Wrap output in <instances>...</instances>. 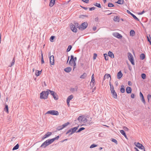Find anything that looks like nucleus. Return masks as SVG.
Instances as JSON below:
<instances>
[{
  "label": "nucleus",
  "mask_w": 151,
  "mask_h": 151,
  "mask_svg": "<svg viewBox=\"0 0 151 151\" xmlns=\"http://www.w3.org/2000/svg\"><path fill=\"white\" fill-rule=\"evenodd\" d=\"M74 60V56L73 55H71L70 56V59L69 62V64L70 65H72V63L73 62V60Z\"/></svg>",
  "instance_id": "13"
},
{
  "label": "nucleus",
  "mask_w": 151,
  "mask_h": 151,
  "mask_svg": "<svg viewBox=\"0 0 151 151\" xmlns=\"http://www.w3.org/2000/svg\"><path fill=\"white\" fill-rule=\"evenodd\" d=\"M72 48V46L71 45H69L66 51L68 52L70 51Z\"/></svg>",
  "instance_id": "37"
},
{
  "label": "nucleus",
  "mask_w": 151,
  "mask_h": 151,
  "mask_svg": "<svg viewBox=\"0 0 151 151\" xmlns=\"http://www.w3.org/2000/svg\"><path fill=\"white\" fill-rule=\"evenodd\" d=\"M96 29V27L95 26H94L93 27V31H95Z\"/></svg>",
  "instance_id": "64"
},
{
  "label": "nucleus",
  "mask_w": 151,
  "mask_h": 151,
  "mask_svg": "<svg viewBox=\"0 0 151 151\" xmlns=\"http://www.w3.org/2000/svg\"><path fill=\"white\" fill-rule=\"evenodd\" d=\"M50 61L51 65H54V56L52 55L50 57Z\"/></svg>",
  "instance_id": "9"
},
{
  "label": "nucleus",
  "mask_w": 151,
  "mask_h": 151,
  "mask_svg": "<svg viewBox=\"0 0 151 151\" xmlns=\"http://www.w3.org/2000/svg\"><path fill=\"white\" fill-rule=\"evenodd\" d=\"M19 147L18 144H17L15 146H14L12 149L13 150H14L18 149Z\"/></svg>",
  "instance_id": "26"
},
{
  "label": "nucleus",
  "mask_w": 151,
  "mask_h": 151,
  "mask_svg": "<svg viewBox=\"0 0 151 151\" xmlns=\"http://www.w3.org/2000/svg\"><path fill=\"white\" fill-rule=\"evenodd\" d=\"M73 97V95H71L69 96L67 99V100L70 101Z\"/></svg>",
  "instance_id": "28"
},
{
  "label": "nucleus",
  "mask_w": 151,
  "mask_h": 151,
  "mask_svg": "<svg viewBox=\"0 0 151 151\" xmlns=\"http://www.w3.org/2000/svg\"><path fill=\"white\" fill-rule=\"evenodd\" d=\"M135 95L134 93L132 94L131 95V98H132V99L134 98L135 97Z\"/></svg>",
  "instance_id": "55"
},
{
  "label": "nucleus",
  "mask_w": 151,
  "mask_h": 151,
  "mask_svg": "<svg viewBox=\"0 0 151 151\" xmlns=\"http://www.w3.org/2000/svg\"><path fill=\"white\" fill-rule=\"evenodd\" d=\"M95 80L94 79V74H93L91 76V80L90 83H93V86L95 85Z\"/></svg>",
  "instance_id": "15"
},
{
  "label": "nucleus",
  "mask_w": 151,
  "mask_h": 151,
  "mask_svg": "<svg viewBox=\"0 0 151 151\" xmlns=\"http://www.w3.org/2000/svg\"><path fill=\"white\" fill-rule=\"evenodd\" d=\"M114 20L115 22H119V18L117 16L114 17Z\"/></svg>",
  "instance_id": "27"
},
{
  "label": "nucleus",
  "mask_w": 151,
  "mask_h": 151,
  "mask_svg": "<svg viewBox=\"0 0 151 151\" xmlns=\"http://www.w3.org/2000/svg\"><path fill=\"white\" fill-rule=\"evenodd\" d=\"M151 98V95L150 94H148L147 95V99L148 101Z\"/></svg>",
  "instance_id": "53"
},
{
  "label": "nucleus",
  "mask_w": 151,
  "mask_h": 151,
  "mask_svg": "<svg viewBox=\"0 0 151 151\" xmlns=\"http://www.w3.org/2000/svg\"><path fill=\"white\" fill-rule=\"evenodd\" d=\"M141 99L143 103L145 104L146 103V102L145 100L144 97H143L141 98Z\"/></svg>",
  "instance_id": "49"
},
{
  "label": "nucleus",
  "mask_w": 151,
  "mask_h": 151,
  "mask_svg": "<svg viewBox=\"0 0 151 151\" xmlns=\"http://www.w3.org/2000/svg\"><path fill=\"white\" fill-rule=\"evenodd\" d=\"M108 56L110 57L111 58H114V55L113 53L110 51H109L108 52Z\"/></svg>",
  "instance_id": "18"
},
{
  "label": "nucleus",
  "mask_w": 151,
  "mask_h": 151,
  "mask_svg": "<svg viewBox=\"0 0 151 151\" xmlns=\"http://www.w3.org/2000/svg\"><path fill=\"white\" fill-rule=\"evenodd\" d=\"M134 144L139 149L143 150L145 149V147L142 145V144L139 142H135Z\"/></svg>",
  "instance_id": "6"
},
{
  "label": "nucleus",
  "mask_w": 151,
  "mask_h": 151,
  "mask_svg": "<svg viewBox=\"0 0 151 151\" xmlns=\"http://www.w3.org/2000/svg\"><path fill=\"white\" fill-rule=\"evenodd\" d=\"M111 141L112 142L115 143L116 144H118V142H117V141L116 139H114L112 138L111 139Z\"/></svg>",
  "instance_id": "47"
},
{
  "label": "nucleus",
  "mask_w": 151,
  "mask_h": 151,
  "mask_svg": "<svg viewBox=\"0 0 151 151\" xmlns=\"http://www.w3.org/2000/svg\"><path fill=\"white\" fill-rule=\"evenodd\" d=\"M66 101H67V105L68 106H70L69 103H70V101H67V100H66Z\"/></svg>",
  "instance_id": "62"
},
{
  "label": "nucleus",
  "mask_w": 151,
  "mask_h": 151,
  "mask_svg": "<svg viewBox=\"0 0 151 151\" xmlns=\"http://www.w3.org/2000/svg\"><path fill=\"white\" fill-rule=\"evenodd\" d=\"M145 12V11L144 10L142 12H139L138 13V14H139V15H142V14H143V13H144Z\"/></svg>",
  "instance_id": "57"
},
{
  "label": "nucleus",
  "mask_w": 151,
  "mask_h": 151,
  "mask_svg": "<svg viewBox=\"0 0 151 151\" xmlns=\"http://www.w3.org/2000/svg\"><path fill=\"white\" fill-rule=\"evenodd\" d=\"M140 59L142 60H143L145 58V55L144 53H142L140 55Z\"/></svg>",
  "instance_id": "30"
},
{
  "label": "nucleus",
  "mask_w": 151,
  "mask_h": 151,
  "mask_svg": "<svg viewBox=\"0 0 151 151\" xmlns=\"http://www.w3.org/2000/svg\"><path fill=\"white\" fill-rule=\"evenodd\" d=\"M139 95H140V97L141 98L144 97L143 94H142V92H140Z\"/></svg>",
  "instance_id": "54"
},
{
  "label": "nucleus",
  "mask_w": 151,
  "mask_h": 151,
  "mask_svg": "<svg viewBox=\"0 0 151 151\" xmlns=\"http://www.w3.org/2000/svg\"><path fill=\"white\" fill-rule=\"evenodd\" d=\"M88 26V24L87 22L83 23L80 26L79 29L83 30L86 29Z\"/></svg>",
  "instance_id": "4"
},
{
  "label": "nucleus",
  "mask_w": 151,
  "mask_h": 151,
  "mask_svg": "<svg viewBox=\"0 0 151 151\" xmlns=\"http://www.w3.org/2000/svg\"><path fill=\"white\" fill-rule=\"evenodd\" d=\"M76 60H77V57H74V60H73V62H76Z\"/></svg>",
  "instance_id": "61"
},
{
  "label": "nucleus",
  "mask_w": 151,
  "mask_h": 151,
  "mask_svg": "<svg viewBox=\"0 0 151 151\" xmlns=\"http://www.w3.org/2000/svg\"><path fill=\"white\" fill-rule=\"evenodd\" d=\"M128 84L129 86H132V83L130 81H128Z\"/></svg>",
  "instance_id": "59"
},
{
  "label": "nucleus",
  "mask_w": 151,
  "mask_h": 151,
  "mask_svg": "<svg viewBox=\"0 0 151 151\" xmlns=\"http://www.w3.org/2000/svg\"><path fill=\"white\" fill-rule=\"evenodd\" d=\"M46 114H50L54 115H58L59 113L57 111L55 110H50L47 111Z\"/></svg>",
  "instance_id": "5"
},
{
  "label": "nucleus",
  "mask_w": 151,
  "mask_h": 151,
  "mask_svg": "<svg viewBox=\"0 0 151 151\" xmlns=\"http://www.w3.org/2000/svg\"><path fill=\"white\" fill-rule=\"evenodd\" d=\"M96 8L94 7H92L89 8V10L90 11H92L93 10H94Z\"/></svg>",
  "instance_id": "52"
},
{
  "label": "nucleus",
  "mask_w": 151,
  "mask_h": 151,
  "mask_svg": "<svg viewBox=\"0 0 151 151\" xmlns=\"http://www.w3.org/2000/svg\"><path fill=\"white\" fill-rule=\"evenodd\" d=\"M137 21H139V19L137 18L134 14H132L131 15Z\"/></svg>",
  "instance_id": "36"
},
{
  "label": "nucleus",
  "mask_w": 151,
  "mask_h": 151,
  "mask_svg": "<svg viewBox=\"0 0 151 151\" xmlns=\"http://www.w3.org/2000/svg\"><path fill=\"white\" fill-rule=\"evenodd\" d=\"M41 63L42 64L44 63L45 62H44V59H43V54L42 52H41Z\"/></svg>",
  "instance_id": "32"
},
{
  "label": "nucleus",
  "mask_w": 151,
  "mask_h": 151,
  "mask_svg": "<svg viewBox=\"0 0 151 151\" xmlns=\"http://www.w3.org/2000/svg\"><path fill=\"white\" fill-rule=\"evenodd\" d=\"M124 0H118L115 3L119 4H123Z\"/></svg>",
  "instance_id": "25"
},
{
  "label": "nucleus",
  "mask_w": 151,
  "mask_h": 151,
  "mask_svg": "<svg viewBox=\"0 0 151 151\" xmlns=\"http://www.w3.org/2000/svg\"><path fill=\"white\" fill-rule=\"evenodd\" d=\"M88 16L87 15H80L79 17V18H80L84 19V17H88Z\"/></svg>",
  "instance_id": "39"
},
{
  "label": "nucleus",
  "mask_w": 151,
  "mask_h": 151,
  "mask_svg": "<svg viewBox=\"0 0 151 151\" xmlns=\"http://www.w3.org/2000/svg\"><path fill=\"white\" fill-rule=\"evenodd\" d=\"M55 0H51L50 2L49 6L50 7H52L55 3Z\"/></svg>",
  "instance_id": "20"
},
{
  "label": "nucleus",
  "mask_w": 151,
  "mask_h": 151,
  "mask_svg": "<svg viewBox=\"0 0 151 151\" xmlns=\"http://www.w3.org/2000/svg\"><path fill=\"white\" fill-rule=\"evenodd\" d=\"M123 74H122L121 71L120 70L118 72L117 74V78L119 79H120L122 76Z\"/></svg>",
  "instance_id": "16"
},
{
  "label": "nucleus",
  "mask_w": 151,
  "mask_h": 151,
  "mask_svg": "<svg viewBox=\"0 0 151 151\" xmlns=\"http://www.w3.org/2000/svg\"><path fill=\"white\" fill-rule=\"evenodd\" d=\"M111 94L112 97L114 99H117V94L115 91L114 90L111 91Z\"/></svg>",
  "instance_id": "8"
},
{
  "label": "nucleus",
  "mask_w": 151,
  "mask_h": 151,
  "mask_svg": "<svg viewBox=\"0 0 151 151\" xmlns=\"http://www.w3.org/2000/svg\"><path fill=\"white\" fill-rule=\"evenodd\" d=\"M109 84L110 87V91L114 90V86L111 84V81H110L109 82Z\"/></svg>",
  "instance_id": "24"
},
{
  "label": "nucleus",
  "mask_w": 151,
  "mask_h": 151,
  "mask_svg": "<svg viewBox=\"0 0 151 151\" xmlns=\"http://www.w3.org/2000/svg\"><path fill=\"white\" fill-rule=\"evenodd\" d=\"M83 116H79L78 118L77 119L80 122H82V121H83Z\"/></svg>",
  "instance_id": "29"
},
{
  "label": "nucleus",
  "mask_w": 151,
  "mask_h": 151,
  "mask_svg": "<svg viewBox=\"0 0 151 151\" xmlns=\"http://www.w3.org/2000/svg\"><path fill=\"white\" fill-rule=\"evenodd\" d=\"M94 5L98 8H101V5L100 3H96L95 4H94Z\"/></svg>",
  "instance_id": "43"
},
{
  "label": "nucleus",
  "mask_w": 151,
  "mask_h": 151,
  "mask_svg": "<svg viewBox=\"0 0 151 151\" xmlns=\"http://www.w3.org/2000/svg\"><path fill=\"white\" fill-rule=\"evenodd\" d=\"M47 142L45 141L41 145L40 147H43L44 148H45L48 145Z\"/></svg>",
  "instance_id": "14"
},
{
  "label": "nucleus",
  "mask_w": 151,
  "mask_h": 151,
  "mask_svg": "<svg viewBox=\"0 0 151 151\" xmlns=\"http://www.w3.org/2000/svg\"><path fill=\"white\" fill-rule=\"evenodd\" d=\"M112 35L114 37L118 39H121L122 37V35L118 32L113 33Z\"/></svg>",
  "instance_id": "7"
},
{
  "label": "nucleus",
  "mask_w": 151,
  "mask_h": 151,
  "mask_svg": "<svg viewBox=\"0 0 151 151\" xmlns=\"http://www.w3.org/2000/svg\"><path fill=\"white\" fill-rule=\"evenodd\" d=\"M109 77L110 78V81H111V76L110 75V74H108V73L106 74L104 76L103 80L102 81V83H103V82L105 80V79H106V78L108 79Z\"/></svg>",
  "instance_id": "12"
},
{
  "label": "nucleus",
  "mask_w": 151,
  "mask_h": 151,
  "mask_svg": "<svg viewBox=\"0 0 151 151\" xmlns=\"http://www.w3.org/2000/svg\"><path fill=\"white\" fill-rule=\"evenodd\" d=\"M97 55L96 53H94V55L93 56V59H95L96 58V57H97Z\"/></svg>",
  "instance_id": "58"
},
{
  "label": "nucleus",
  "mask_w": 151,
  "mask_h": 151,
  "mask_svg": "<svg viewBox=\"0 0 151 151\" xmlns=\"http://www.w3.org/2000/svg\"><path fill=\"white\" fill-rule=\"evenodd\" d=\"M63 128L62 127V125L58 126L56 128V129L57 130L60 131L63 129Z\"/></svg>",
  "instance_id": "35"
},
{
  "label": "nucleus",
  "mask_w": 151,
  "mask_h": 151,
  "mask_svg": "<svg viewBox=\"0 0 151 151\" xmlns=\"http://www.w3.org/2000/svg\"><path fill=\"white\" fill-rule=\"evenodd\" d=\"M85 129L84 127H82L79 129L76 132L77 133H79L81 131Z\"/></svg>",
  "instance_id": "41"
},
{
  "label": "nucleus",
  "mask_w": 151,
  "mask_h": 151,
  "mask_svg": "<svg viewBox=\"0 0 151 151\" xmlns=\"http://www.w3.org/2000/svg\"><path fill=\"white\" fill-rule=\"evenodd\" d=\"M128 58L129 60L130 61L132 65H134V62L132 55L130 52L128 53Z\"/></svg>",
  "instance_id": "3"
},
{
  "label": "nucleus",
  "mask_w": 151,
  "mask_h": 151,
  "mask_svg": "<svg viewBox=\"0 0 151 151\" xmlns=\"http://www.w3.org/2000/svg\"><path fill=\"white\" fill-rule=\"evenodd\" d=\"M49 92L50 94L53 96L54 99L56 100L58 99V98L56 93L54 91L48 89L46 91H43L40 94V99H46L48 97L49 94Z\"/></svg>",
  "instance_id": "1"
},
{
  "label": "nucleus",
  "mask_w": 151,
  "mask_h": 151,
  "mask_svg": "<svg viewBox=\"0 0 151 151\" xmlns=\"http://www.w3.org/2000/svg\"><path fill=\"white\" fill-rule=\"evenodd\" d=\"M51 134L52 133L51 132H47V133L43 136V137L42 138V139H45V138L50 136L51 135Z\"/></svg>",
  "instance_id": "11"
},
{
  "label": "nucleus",
  "mask_w": 151,
  "mask_h": 151,
  "mask_svg": "<svg viewBox=\"0 0 151 151\" xmlns=\"http://www.w3.org/2000/svg\"><path fill=\"white\" fill-rule=\"evenodd\" d=\"M81 1L87 4L89 2V0H81Z\"/></svg>",
  "instance_id": "51"
},
{
  "label": "nucleus",
  "mask_w": 151,
  "mask_h": 151,
  "mask_svg": "<svg viewBox=\"0 0 151 151\" xmlns=\"http://www.w3.org/2000/svg\"><path fill=\"white\" fill-rule=\"evenodd\" d=\"M114 4H113L112 3H109L108 4V7H114Z\"/></svg>",
  "instance_id": "42"
},
{
  "label": "nucleus",
  "mask_w": 151,
  "mask_h": 151,
  "mask_svg": "<svg viewBox=\"0 0 151 151\" xmlns=\"http://www.w3.org/2000/svg\"><path fill=\"white\" fill-rule=\"evenodd\" d=\"M55 38V36H51L50 39V42H53V40Z\"/></svg>",
  "instance_id": "44"
},
{
  "label": "nucleus",
  "mask_w": 151,
  "mask_h": 151,
  "mask_svg": "<svg viewBox=\"0 0 151 151\" xmlns=\"http://www.w3.org/2000/svg\"><path fill=\"white\" fill-rule=\"evenodd\" d=\"M87 76V74L86 73H84L83 74L80 76V78L82 79H85Z\"/></svg>",
  "instance_id": "22"
},
{
  "label": "nucleus",
  "mask_w": 151,
  "mask_h": 151,
  "mask_svg": "<svg viewBox=\"0 0 151 151\" xmlns=\"http://www.w3.org/2000/svg\"><path fill=\"white\" fill-rule=\"evenodd\" d=\"M69 124H70V123L68 122H67L66 123H65L63 125H62L63 127V128H65Z\"/></svg>",
  "instance_id": "40"
},
{
  "label": "nucleus",
  "mask_w": 151,
  "mask_h": 151,
  "mask_svg": "<svg viewBox=\"0 0 151 151\" xmlns=\"http://www.w3.org/2000/svg\"><path fill=\"white\" fill-rule=\"evenodd\" d=\"M46 141L47 142L48 145H49L51 144L53 142L51 139H48L46 140Z\"/></svg>",
  "instance_id": "38"
},
{
  "label": "nucleus",
  "mask_w": 151,
  "mask_h": 151,
  "mask_svg": "<svg viewBox=\"0 0 151 151\" xmlns=\"http://www.w3.org/2000/svg\"><path fill=\"white\" fill-rule=\"evenodd\" d=\"M135 33V31L132 29L131 30L130 32V34L131 36H133L134 35Z\"/></svg>",
  "instance_id": "31"
},
{
  "label": "nucleus",
  "mask_w": 151,
  "mask_h": 151,
  "mask_svg": "<svg viewBox=\"0 0 151 151\" xmlns=\"http://www.w3.org/2000/svg\"><path fill=\"white\" fill-rule=\"evenodd\" d=\"M141 77L143 79H145L146 78V75L145 74L143 73L141 74Z\"/></svg>",
  "instance_id": "45"
},
{
  "label": "nucleus",
  "mask_w": 151,
  "mask_h": 151,
  "mask_svg": "<svg viewBox=\"0 0 151 151\" xmlns=\"http://www.w3.org/2000/svg\"><path fill=\"white\" fill-rule=\"evenodd\" d=\"M73 69H74L76 68V62H73Z\"/></svg>",
  "instance_id": "60"
},
{
  "label": "nucleus",
  "mask_w": 151,
  "mask_h": 151,
  "mask_svg": "<svg viewBox=\"0 0 151 151\" xmlns=\"http://www.w3.org/2000/svg\"><path fill=\"white\" fill-rule=\"evenodd\" d=\"M104 56L105 60H108L109 57H108V55H107L106 53L104 54Z\"/></svg>",
  "instance_id": "34"
},
{
  "label": "nucleus",
  "mask_w": 151,
  "mask_h": 151,
  "mask_svg": "<svg viewBox=\"0 0 151 151\" xmlns=\"http://www.w3.org/2000/svg\"><path fill=\"white\" fill-rule=\"evenodd\" d=\"M120 91L122 93H124L125 92V89L124 88V86L123 85H122L121 86Z\"/></svg>",
  "instance_id": "23"
},
{
  "label": "nucleus",
  "mask_w": 151,
  "mask_h": 151,
  "mask_svg": "<svg viewBox=\"0 0 151 151\" xmlns=\"http://www.w3.org/2000/svg\"><path fill=\"white\" fill-rule=\"evenodd\" d=\"M78 127H73V128H70L71 129V131H72V132H71V133H70L69 134V135H68L69 136L72 135V134H73L75 132H76V130L78 129Z\"/></svg>",
  "instance_id": "10"
},
{
  "label": "nucleus",
  "mask_w": 151,
  "mask_h": 151,
  "mask_svg": "<svg viewBox=\"0 0 151 151\" xmlns=\"http://www.w3.org/2000/svg\"><path fill=\"white\" fill-rule=\"evenodd\" d=\"M71 68L70 67H68L65 68L64 71L67 73L70 72L71 70Z\"/></svg>",
  "instance_id": "19"
},
{
  "label": "nucleus",
  "mask_w": 151,
  "mask_h": 151,
  "mask_svg": "<svg viewBox=\"0 0 151 151\" xmlns=\"http://www.w3.org/2000/svg\"><path fill=\"white\" fill-rule=\"evenodd\" d=\"M132 90L131 88L130 87H127L126 88V91L128 94L131 93Z\"/></svg>",
  "instance_id": "17"
},
{
  "label": "nucleus",
  "mask_w": 151,
  "mask_h": 151,
  "mask_svg": "<svg viewBox=\"0 0 151 151\" xmlns=\"http://www.w3.org/2000/svg\"><path fill=\"white\" fill-rule=\"evenodd\" d=\"M120 132L123 135L124 134L125 135V134H126L125 132L123 130H121L120 131Z\"/></svg>",
  "instance_id": "48"
},
{
  "label": "nucleus",
  "mask_w": 151,
  "mask_h": 151,
  "mask_svg": "<svg viewBox=\"0 0 151 151\" xmlns=\"http://www.w3.org/2000/svg\"><path fill=\"white\" fill-rule=\"evenodd\" d=\"M9 109L8 106L7 105H5V107L4 108V110L6 111L7 112V113H9Z\"/></svg>",
  "instance_id": "33"
},
{
  "label": "nucleus",
  "mask_w": 151,
  "mask_h": 151,
  "mask_svg": "<svg viewBox=\"0 0 151 151\" xmlns=\"http://www.w3.org/2000/svg\"><path fill=\"white\" fill-rule=\"evenodd\" d=\"M42 70L41 71H39L38 70H36L35 72V75L37 76H39L40 74L41 73Z\"/></svg>",
  "instance_id": "21"
},
{
  "label": "nucleus",
  "mask_w": 151,
  "mask_h": 151,
  "mask_svg": "<svg viewBox=\"0 0 151 151\" xmlns=\"http://www.w3.org/2000/svg\"><path fill=\"white\" fill-rule=\"evenodd\" d=\"M127 13H128L129 14H130L131 15H132V13L129 10H127Z\"/></svg>",
  "instance_id": "63"
},
{
  "label": "nucleus",
  "mask_w": 151,
  "mask_h": 151,
  "mask_svg": "<svg viewBox=\"0 0 151 151\" xmlns=\"http://www.w3.org/2000/svg\"><path fill=\"white\" fill-rule=\"evenodd\" d=\"M123 128L125 131H128L129 130L128 128L126 127H124Z\"/></svg>",
  "instance_id": "50"
},
{
  "label": "nucleus",
  "mask_w": 151,
  "mask_h": 151,
  "mask_svg": "<svg viewBox=\"0 0 151 151\" xmlns=\"http://www.w3.org/2000/svg\"><path fill=\"white\" fill-rule=\"evenodd\" d=\"M97 145H96V144H93L91 145L90 146V148H92L96 147H97Z\"/></svg>",
  "instance_id": "46"
},
{
  "label": "nucleus",
  "mask_w": 151,
  "mask_h": 151,
  "mask_svg": "<svg viewBox=\"0 0 151 151\" xmlns=\"http://www.w3.org/2000/svg\"><path fill=\"white\" fill-rule=\"evenodd\" d=\"M83 121H82V122H86L87 121V119L86 118L83 117Z\"/></svg>",
  "instance_id": "56"
},
{
  "label": "nucleus",
  "mask_w": 151,
  "mask_h": 151,
  "mask_svg": "<svg viewBox=\"0 0 151 151\" xmlns=\"http://www.w3.org/2000/svg\"><path fill=\"white\" fill-rule=\"evenodd\" d=\"M70 27L73 32L76 33L77 32V28H78L79 29V27H80L78 23H75V24L71 23L70 25Z\"/></svg>",
  "instance_id": "2"
}]
</instances>
